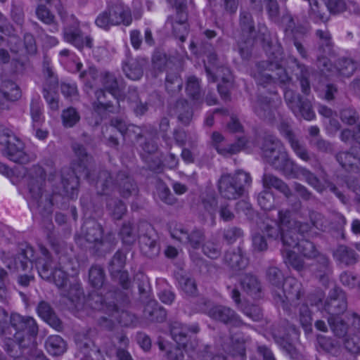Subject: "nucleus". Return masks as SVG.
<instances>
[{
    "label": "nucleus",
    "mask_w": 360,
    "mask_h": 360,
    "mask_svg": "<svg viewBox=\"0 0 360 360\" xmlns=\"http://www.w3.org/2000/svg\"><path fill=\"white\" fill-rule=\"evenodd\" d=\"M262 43L268 59L257 63L252 70L251 76L257 86L263 88H271L277 84H286L290 81V77L281 64L284 57L281 45L266 37L263 38Z\"/></svg>",
    "instance_id": "nucleus-1"
},
{
    "label": "nucleus",
    "mask_w": 360,
    "mask_h": 360,
    "mask_svg": "<svg viewBox=\"0 0 360 360\" xmlns=\"http://www.w3.org/2000/svg\"><path fill=\"white\" fill-rule=\"evenodd\" d=\"M77 243L91 255L102 257L115 249L117 239L112 231L104 233L102 226L96 221L88 220L83 224Z\"/></svg>",
    "instance_id": "nucleus-2"
},
{
    "label": "nucleus",
    "mask_w": 360,
    "mask_h": 360,
    "mask_svg": "<svg viewBox=\"0 0 360 360\" xmlns=\"http://www.w3.org/2000/svg\"><path fill=\"white\" fill-rule=\"evenodd\" d=\"M46 177L44 169L39 165H34L27 181L30 205L44 217H49L53 211L52 194L45 188Z\"/></svg>",
    "instance_id": "nucleus-3"
},
{
    "label": "nucleus",
    "mask_w": 360,
    "mask_h": 360,
    "mask_svg": "<svg viewBox=\"0 0 360 360\" xmlns=\"http://www.w3.org/2000/svg\"><path fill=\"white\" fill-rule=\"evenodd\" d=\"M97 193L101 195H110L115 188L124 198L135 195L139 192L136 182L126 170L112 174L108 170H101L95 182Z\"/></svg>",
    "instance_id": "nucleus-4"
},
{
    "label": "nucleus",
    "mask_w": 360,
    "mask_h": 360,
    "mask_svg": "<svg viewBox=\"0 0 360 360\" xmlns=\"http://www.w3.org/2000/svg\"><path fill=\"white\" fill-rule=\"evenodd\" d=\"M39 250L41 256L35 259L33 248L30 245L21 248L14 257L16 269L22 271L32 269L34 262L40 277L46 281L50 280L53 276V271L57 268L56 264L46 247L40 245Z\"/></svg>",
    "instance_id": "nucleus-5"
},
{
    "label": "nucleus",
    "mask_w": 360,
    "mask_h": 360,
    "mask_svg": "<svg viewBox=\"0 0 360 360\" xmlns=\"http://www.w3.org/2000/svg\"><path fill=\"white\" fill-rule=\"evenodd\" d=\"M250 175L238 170L233 174H226L218 180V190L220 195L227 200H236L242 197L246 188L251 184Z\"/></svg>",
    "instance_id": "nucleus-6"
},
{
    "label": "nucleus",
    "mask_w": 360,
    "mask_h": 360,
    "mask_svg": "<svg viewBox=\"0 0 360 360\" xmlns=\"http://www.w3.org/2000/svg\"><path fill=\"white\" fill-rule=\"evenodd\" d=\"M11 326L16 330L14 335L15 342L20 349L34 347L32 338L38 334L39 328L36 321L31 316H21L19 314H11Z\"/></svg>",
    "instance_id": "nucleus-7"
},
{
    "label": "nucleus",
    "mask_w": 360,
    "mask_h": 360,
    "mask_svg": "<svg viewBox=\"0 0 360 360\" xmlns=\"http://www.w3.org/2000/svg\"><path fill=\"white\" fill-rule=\"evenodd\" d=\"M0 146L4 155L14 162L27 164L35 159L25 152L24 143L8 129L0 128Z\"/></svg>",
    "instance_id": "nucleus-8"
},
{
    "label": "nucleus",
    "mask_w": 360,
    "mask_h": 360,
    "mask_svg": "<svg viewBox=\"0 0 360 360\" xmlns=\"http://www.w3.org/2000/svg\"><path fill=\"white\" fill-rule=\"evenodd\" d=\"M139 235L140 249L143 255L150 258H156L160 252L158 236L151 225L143 224Z\"/></svg>",
    "instance_id": "nucleus-9"
},
{
    "label": "nucleus",
    "mask_w": 360,
    "mask_h": 360,
    "mask_svg": "<svg viewBox=\"0 0 360 360\" xmlns=\"http://www.w3.org/2000/svg\"><path fill=\"white\" fill-rule=\"evenodd\" d=\"M252 108L254 113L260 120L269 124H273L276 122L278 113L276 103L274 98L259 94L252 101Z\"/></svg>",
    "instance_id": "nucleus-10"
},
{
    "label": "nucleus",
    "mask_w": 360,
    "mask_h": 360,
    "mask_svg": "<svg viewBox=\"0 0 360 360\" xmlns=\"http://www.w3.org/2000/svg\"><path fill=\"white\" fill-rule=\"evenodd\" d=\"M283 291L285 299L279 294L276 295V299H278L277 302L278 300L281 302L283 309L288 308V303L297 304L304 295L302 283L293 277H289L285 280Z\"/></svg>",
    "instance_id": "nucleus-11"
},
{
    "label": "nucleus",
    "mask_w": 360,
    "mask_h": 360,
    "mask_svg": "<svg viewBox=\"0 0 360 360\" xmlns=\"http://www.w3.org/2000/svg\"><path fill=\"white\" fill-rule=\"evenodd\" d=\"M261 150L263 160L271 166L286 152L282 143L273 135L264 137Z\"/></svg>",
    "instance_id": "nucleus-12"
},
{
    "label": "nucleus",
    "mask_w": 360,
    "mask_h": 360,
    "mask_svg": "<svg viewBox=\"0 0 360 360\" xmlns=\"http://www.w3.org/2000/svg\"><path fill=\"white\" fill-rule=\"evenodd\" d=\"M207 315L215 321L224 324H231L234 327H241L245 325L236 312L228 307L222 305L212 307L208 310Z\"/></svg>",
    "instance_id": "nucleus-13"
},
{
    "label": "nucleus",
    "mask_w": 360,
    "mask_h": 360,
    "mask_svg": "<svg viewBox=\"0 0 360 360\" xmlns=\"http://www.w3.org/2000/svg\"><path fill=\"white\" fill-rule=\"evenodd\" d=\"M347 308V297L340 288H334L330 291L329 296L325 302L324 309L329 316L343 314Z\"/></svg>",
    "instance_id": "nucleus-14"
},
{
    "label": "nucleus",
    "mask_w": 360,
    "mask_h": 360,
    "mask_svg": "<svg viewBox=\"0 0 360 360\" xmlns=\"http://www.w3.org/2000/svg\"><path fill=\"white\" fill-rule=\"evenodd\" d=\"M72 149L77 158V168L79 172L82 173L83 177L89 181H94V179L91 177V172L89 169L93 158L87 153L84 146L79 143H74L72 145Z\"/></svg>",
    "instance_id": "nucleus-15"
},
{
    "label": "nucleus",
    "mask_w": 360,
    "mask_h": 360,
    "mask_svg": "<svg viewBox=\"0 0 360 360\" xmlns=\"http://www.w3.org/2000/svg\"><path fill=\"white\" fill-rule=\"evenodd\" d=\"M223 261L231 270L238 271L245 269L249 259L246 257L244 250L240 247L229 249L225 252Z\"/></svg>",
    "instance_id": "nucleus-16"
},
{
    "label": "nucleus",
    "mask_w": 360,
    "mask_h": 360,
    "mask_svg": "<svg viewBox=\"0 0 360 360\" xmlns=\"http://www.w3.org/2000/svg\"><path fill=\"white\" fill-rule=\"evenodd\" d=\"M212 139L214 148L218 153L224 156L238 153L245 148L247 143V139L245 137H240L236 143L224 146L221 144V142L224 141V136L217 131L212 134Z\"/></svg>",
    "instance_id": "nucleus-17"
},
{
    "label": "nucleus",
    "mask_w": 360,
    "mask_h": 360,
    "mask_svg": "<svg viewBox=\"0 0 360 360\" xmlns=\"http://www.w3.org/2000/svg\"><path fill=\"white\" fill-rule=\"evenodd\" d=\"M170 334L173 340L179 346L184 348L188 347V333L190 331L193 334H196L199 331L198 325L187 327L177 321H172L169 323Z\"/></svg>",
    "instance_id": "nucleus-18"
},
{
    "label": "nucleus",
    "mask_w": 360,
    "mask_h": 360,
    "mask_svg": "<svg viewBox=\"0 0 360 360\" xmlns=\"http://www.w3.org/2000/svg\"><path fill=\"white\" fill-rule=\"evenodd\" d=\"M290 68L292 69L297 79L300 80L302 92L309 95L311 91L309 81V72L307 68L295 57L289 58Z\"/></svg>",
    "instance_id": "nucleus-19"
},
{
    "label": "nucleus",
    "mask_w": 360,
    "mask_h": 360,
    "mask_svg": "<svg viewBox=\"0 0 360 360\" xmlns=\"http://www.w3.org/2000/svg\"><path fill=\"white\" fill-rule=\"evenodd\" d=\"M271 167L287 177H298L299 166L290 158L287 151Z\"/></svg>",
    "instance_id": "nucleus-20"
},
{
    "label": "nucleus",
    "mask_w": 360,
    "mask_h": 360,
    "mask_svg": "<svg viewBox=\"0 0 360 360\" xmlns=\"http://www.w3.org/2000/svg\"><path fill=\"white\" fill-rule=\"evenodd\" d=\"M238 26L240 37L255 38L257 34L255 22L250 11L241 9L239 14Z\"/></svg>",
    "instance_id": "nucleus-21"
},
{
    "label": "nucleus",
    "mask_w": 360,
    "mask_h": 360,
    "mask_svg": "<svg viewBox=\"0 0 360 360\" xmlns=\"http://www.w3.org/2000/svg\"><path fill=\"white\" fill-rule=\"evenodd\" d=\"M60 295L69 300L72 307L79 309L82 307L84 295L79 283L75 281L70 283L68 290H61Z\"/></svg>",
    "instance_id": "nucleus-22"
},
{
    "label": "nucleus",
    "mask_w": 360,
    "mask_h": 360,
    "mask_svg": "<svg viewBox=\"0 0 360 360\" xmlns=\"http://www.w3.org/2000/svg\"><path fill=\"white\" fill-rule=\"evenodd\" d=\"M39 316L54 329H63L61 321L58 318L51 306L45 301H41L37 308Z\"/></svg>",
    "instance_id": "nucleus-23"
},
{
    "label": "nucleus",
    "mask_w": 360,
    "mask_h": 360,
    "mask_svg": "<svg viewBox=\"0 0 360 360\" xmlns=\"http://www.w3.org/2000/svg\"><path fill=\"white\" fill-rule=\"evenodd\" d=\"M171 111L177 117L178 121L184 126L188 125L192 120L193 112L186 99L177 100L172 106Z\"/></svg>",
    "instance_id": "nucleus-24"
},
{
    "label": "nucleus",
    "mask_w": 360,
    "mask_h": 360,
    "mask_svg": "<svg viewBox=\"0 0 360 360\" xmlns=\"http://www.w3.org/2000/svg\"><path fill=\"white\" fill-rule=\"evenodd\" d=\"M110 13L111 21L114 25L123 24L129 25L132 20L130 10L122 4H116L108 7Z\"/></svg>",
    "instance_id": "nucleus-25"
},
{
    "label": "nucleus",
    "mask_w": 360,
    "mask_h": 360,
    "mask_svg": "<svg viewBox=\"0 0 360 360\" xmlns=\"http://www.w3.org/2000/svg\"><path fill=\"white\" fill-rule=\"evenodd\" d=\"M87 304L93 309L103 311L107 314L117 312V305L114 302H105L103 297L96 292L89 295Z\"/></svg>",
    "instance_id": "nucleus-26"
},
{
    "label": "nucleus",
    "mask_w": 360,
    "mask_h": 360,
    "mask_svg": "<svg viewBox=\"0 0 360 360\" xmlns=\"http://www.w3.org/2000/svg\"><path fill=\"white\" fill-rule=\"evenodd\" d=\"M188 14L183 13L179 17L175 18L172 16L168 17L166 24L170 25L173 30L174 36L181 41L186 40L188 34V25L187 23Z\"/></svg>",
    "instance_id": "nucleus-27"
},
{
    "label": "nucleus",
    "mask_w": 360,
    "mask_h": 360,
    "mask_svg": "<svg viewBox=\"0 0 360 360\" xmlns=\"http://www.w3.org/2000/svg\"><path fill=\"white\" fill-rule=\"evenodd\" d=\"M62 184L65 195L71 199L77 197L79 176L74 170H68V172L62 174Z\"/></svg>",
    "instance_id": "nucleus-28"
},
{
    "label": "nucleus",
    "mask_w": 360,
    "mask_h": 360,
    "mask_svg": "<svg viewBox=\"0 0 360 360\" xmlns=\"http://www.w3.org/2000/svg\"><path fill=\"white\" fill-rule=\"evenodd\" d=\"M64 39L66 41L72 44L79 49H82L85 44L89 48L92 47V39L89 37H85V41L78 28L65 27L63 32Z\"/></svg>",
    "instance_id": "nucleus-29"
},
{
    "label": "nucleus",
    "mask_w": 360,
    "mask_h": 360,
    "mask_svg": "<svg viewBox=\"0 0 360 360\" xmlns=\"http://www.w3.org/2000/svg\"><path fill=\"white\" fill-rule=\"evenodd\" d=\"M334 259L345 266H352L358 261V255L356 251L346 245H339L333 252Z\"/></svg>",
    "instance_id": "nucleus-30"
},
{
    "label": "nucleus",
    "mask_w": 360,
    "mask_h": 360,
    "mask_svg": "<svg viewBox=\"0 0 360 360\" xmlns=\"http://www.w3.org/2000/svg\"><path fill=\"white\" fill-rule=\"evenodd\" d=\"M166 311L154 300L147 302L144 309L143 316L150 321L162 322L166 319Z\"/></svg>",
    "instance_id": "nucleus-31"
},
{
    "label": "nucleus",
    "mask_w": 360,
    "mask_h": 360,
    "mask_svg": "<svg viewBox=\"0 0 360 360\" xmlns=\"http://www.w3.org/2000/svg\"><path fill=\"white\" fill-rule=\"evenodd\" d=\"M144 64L143 59L129 58L123 65V72L129 79L139 80L143 76Z\"/></svg>",
    "instance_id": "nucleus-32"
},
{
    "label": "nucleus",
    "mask_w": 360,
    "mask_h": 360,
    "mask_svg": "<svg viewBox=\"0 0 360 360\" xmlns=\"http://www.w3.org/2000/svg\"><path fill=\"white\" fill-rule=\"evenodd\" d=\"M262 183L264 188L268 189L274 188L282 193L288 198L292 195L287 184L281 179L271 174H264L262 177Z\"/></svg>",
    "instance_id": "nucleus-33"
},
{
    "label": "nucleus",
    "mask_w": 360,
    "mask_h": 360,
    "mask_svg": "<svg viewBox=\"0 0 360 360\" xmlns=\"http://www.w3.org/2000/svg\"><path fill=\"white\" fill-rule=\"evenodd\" d=\"M336 161L347 171H358L359 158L352 151H340L335 155Z\"/></svg>",
    "instance_id": "nucleus-34"
},
{
    "label": "nucleus",
    "mask_w": 360,
    "mask_h": 360,
    "mask_svg": "<svg viewBox=\"0 0 360 360\" xmlns=\"http://www.w3.org/2000/svg\"><path fill=\"white\" fill-rule=\"evenodd\" d=\"M290 144L295 155L302 161L311 163L315 167L319 165L316 156L314 153H310L306 146L297 139L291 141Z\"/></svg>",
    "instance_id": "nucleus-35"
},
{
    "label": "nucleus",
    "mask_w": 360,
    "mask_h": 360,
    "mask_svg": "<svg viewBox=\"0 0 360 360\" xmlns=\"http://www.w3.org/2000/svg\"><path fill=\"white\" fill-rule=\"evenodd\" d=\"M58 84V79H51L50 84H44L43 86V96L51 109L53 110H58L59 108L57 93Z\"/></svg>",
    "instance_id": "nucleus-36"
},
{
    "label": "nucleus",
    "mask_w": 360,
    "mask_h": 360,
    "mask_svg": "<svg viewBox=\"0 0 360 360\" xmlns=\"http://www.w3.org/2000/svg\"><path fill=\"white\" fill-rule=\"evenodd\" d=\"M45 346L47 352L53 356H60L67 349L65 342L59 335H50L46 340Z\"/></svg>",
    "instance_id": "nucleus-37"
},
{
    "label": "nucleus",
    "mask_w": 360,
    "mask_h": 360,
    "mask_svg": "<svg viewBox=\"0 0 360 360\" xmlns=\"http://www.w3.org/2000/svg\"><path fill=\"white\" fill-rule=\"evenodd\" d=\"M284 263L289 267H292L297 271H302L305 269V263L303 259L300 257L295 252L291 250H282Z\"/></svg>",
    "instance_id": "nucleus-38"
},
{
    "label": "nucleus",
    "mask_w": 360,
    "mask_h": 360,
    "mask_svg": "<svg viewBox=\"0 0 360 360\" xmlns=\"http://www.w3.org/2000/svg\"><path fill=\"white\" fill-rule=\"evenodd\" d=\"M106 207L110 215L115 220H120L127 212L124 203L117 198H108Z\"/></svg>",
    "instance_id": "nucleus-39"
},
{
    "label": "nucleus",
    "mask_w": 360,
    "mask_h": 360,
    "mask_svg": "<svg viewBox=\"0 0 360 360\" xmlns=\"http://www.w3.org/2000/svg\"><path fill=\"white\" fill-rule=\"evenodd\" d=\"M316 258L319 269L316 271V276L323 283L328 282V276L331 274L332 269L328 257L323 254L318 253Z\"/></svg>",
    "instance_id": "nucleus-40"
},
{
    "label": "nucleus",
    "mask_w": 360,
    "mask_h": 360,
    "mask_svg": "<svg viewBox=\"0 0 360 360\" xmlns=\"http://www.w3.org/2000/svg\"><path fill=\"white\" fill-rule=\"evenodd\" d=\"M243 289L249 295L258 297L261 290L260 283L256 276L245 274L240 279Z\"/></svg>",
    "instance_id": "nucleus-41"
},
{
    "label": "nucleus",
    "mask_w": 360,
    "mask_h": 360,
    "mask_svg": "<svg viewBox=\"0 0 360 360\" xmlns=\"http://www.w3.org/2000/svg\"><path fill=\"white\" fill-rule=\"evenodd\" d=\"M105 280V274L103 268L94 264L89 270V283L94 288L99 289L103 287Z\"/></svg>",
    "instance_id": "nucleus-42"
},
{
    "label": "nucleus",
    "mask_w": 360,
    "mask_h": 360,
    "mask_svg": "<svg viewBox=\"0 0 360 360\" xmlns=\"http://www.w3.org/2000/svg\"><path fill=\"white\" fill-rule=\"evenodd\" d=\"M165 89L171 95L179 93L183 86V80L177 72H168L165 79Z\"/></svg>",
    "instance_id": "nucleus-43"
},
{
    "label": "nucleus",
    "mask_w": 360,
    "mask_h": 360,
    "mask_svg": "<svg viewBox=\"0 0 360 360\" xmlns=\"http://www.w3.org/2000/svg\"><path fill=\"white\" fill-rule=\"evenodd\" d=\"M127 252L123 250H118L110 259L108 265L109 274L123 270L126 264Z\"/></svg>",
    "instance_id": "nucleus-44"
},
{
    "label": "nucleus",
    "mask_w": 360,
    "mask_h": 360,
    "mask_svg": "<svg viewBox=\"0 0 360 360\" xmlns=\"http://www.w3.org/2000/svg\"><path fill=\"white\" fill-rule=\"evenodd\" d=\"M328 323L335 336L344 338L347 335L348 326L340 316H329Z\"/></svg>",
    "instance_id": "nucleus-45"
},
{
    "label": "nucleus",
    "mask_w": 360,
    "mask_h": 360,
    "mask_svg": "<svg viewBox=\"0 0 360 360\" xmlns=\"http://www.w3.org/2000/svg\"><path fill=\"white\" fill-rule=\"evenodd\" d=\"M280 240L283 246L289 248H296L300 239L293 227L282 229Z\"/></svg>",
    "instance_id": "nucleus-46"
},
{
    "label": "nucleus",
    "mask_w": 360,
    "mask_h": 360,
    "mask_svg": "<svg viewBox=\"0 0 360 360\" xmlns=\"http://www.w3.org/2000/svg\"><path fill=\"white\" fill-rule=\"evenodd\" d=\"M316 35L319 38V49L322 51L323 55L330 56L333 53V43L331 37L328 30H318Z\"/></svg>",
    "instance_id": "nucleus-47"
},
{
    "label": "nucleus",
    "mask_w": 360,
    "mask_h": 360,
    "mask_svg": "<svg viewBox=\"0 0 360 360\" xmlns=\"http://www.w3.org/2000/svg\"><path fill=\"white\" fill-rule=\"evenodd\" d=\"M302 175L308 184L312 186L317 192L321 193L326 190V186L321 180L309 169L299 167L298 176Z\"/></svg>",
    "instance_id": "nucleus-48"
},
{
    "label": "nucleus",
    "mask_w": 360,
    "mask_h": 360,
    "mask_svg": "<svg viewBox=\"0 0 360 360\" xmlns=\"http://www.w3.org/2000/svg\"><path fill=\"white\" fill-rule=\"evenodd\" d=\"M187 95L193 101L202 102L199 79L195 76L188 78L186 86Z\"/></svg>",
    "instance_id": "nucleus-49"
},
{
    "label": "nucleus",
    "mask_w": 360,
    "mask_h": 360,
    "mask_svg": "<svg viewBox=\"0 0 360 360\" xmlns=\"http://www.w3.org/2000/svg\"><path fill=\"white\" fill-rule=\"evenodd\" d=\"M177 281L181 289L188 296H195L198 294L197 285L195 280L186 275L179 274Z\"/></svg>",
    "instance_id": "nucleus-50"
},
{
    "label": "nucleus",
    "mask_w": 360,
    "mask_h": 360,
    "mask_svg": "<svg viewBox=\"0 0 360 360\" xmlns=\"http://www.w3.org/2000/svg\"><path fill=\"white\" fill-rule=\"evenodd\" d=\"M335 67L339 74L343 77L352 76L356 70V65L349 58H340L335 63Z\"/></svg>",
    "instance_id": "nucleus-51"
},
{
    "label": "nucleus",
    "mask_w": 360,
    "mask_h": 360,
    "mask_svg": "<svg viewBox=\"0 0 360 360\" xmlns=\"http://www.w3.org/2000/svg\"><path fill=\"white\" fill-rule=\"evenodd\" d=\"M255 38L239 37L237 42L238 51L241 58L248 60L252 55V49Z\"/></svg>",
    "instance_id": "nucleus-52"
},
{
    "label": "nucleus",
    "mask_w": 360,
    "mask_h": 360,
    "mask_svg": "<svg viewBox=\"0 0 360 360\" xmlns=\"http://www.w3.org/2000/svg\"><path fill=\"white\" fill-rule=\"evenodd\" d=\"M245 340L240 338H231V348L230 354L238 360H245L246 358Z\"/></svg>",
    "instance_id": "nucleus-53"
},
{
    "label": "nucleus",
    "mask_w": 360,
    "mask_h": 360,
    "mask_svg": "<svg viewBox=\"0 0 360 360\" xmlns=\"http://www.w3.org/2000/svg\"><path fill=\"white\" fill-rule=\"evenodd\" d=\"M61 118L63 126L70 128L79 122L80 115L75 108L70 107L63 111Z\"/></svg>",
    "instance_id": "nucleus-54"
},
{
    "label": "nucleus",
    "mask_w": 360,
    "mask_h": 360,
    "mask_svg": "<svg viewBox=\"0 0 360 360\" xmlns=\"http://www.w3.org/2000/svg\"><path fill=\"white\" fill-rule=\"evenodd\" d=\"M205 240V231L202 229L195 228L188 233V241L185 245H188L193 249H199Z\"/></svg>",
    "instance_id": "nucleus-55"
},
{
    "label": "nucleus",
    "mask_w": 360,
    "mask_h": 360,
    "mask_svg": "<svg viewBox=\"0 0 360 360\" xmlns=\"http://www.w3.org/2000/svg\"><path fill=\"white\" fill-rule=\"evenodd\" d=\"M267 281L276 287L283 285L285 280L283 272L276 266H269L266 271Z\"/></svg>",
    "instance_id": "nucleus-56"
},
{
    "label": "nucleus",
    "mask_w": 360,
    "mask_h": 360,
    "mask_svg": "<svg viewBox=\"0 0 360 360\" xmlns=\"http://www.w3.org/2000/svg\"><path fill=\"white\" fill-rule=\"evenodd\" d=\"M297 248L299 252L307 259L315 258L319 253L315 245L309 240H300Z\"/></svg>",
    "instance_id": "nucleus-57"
},
{
    "label": "nucleus",
    "mask_w": 360,
    "mask_h": 360,
    "mask_svg": "<svg viewBox=\"0 0 360 360\" xmlns=\"http://www.w3.org/2000/svg\"><path fill=\"white\" fill-rule=\"evenodd\" d=\"M167 60V56L163 51L157 50L154 52L152 57V65L155 72V77H157L156 72H162L165 70Z\"/></svg>",
    "instance_id": "nucleus-58"
},
{
    "label": "nucleus",
    "mask_w": 360,
    "mask_h": 360,
    "mask_svg": "<svg viewBox=\"0 0 360 360\" xmlns=\"http://www.w3.org/2000/svg\"><path fill=\"white\" fill-rule=\"evenodd\" d=\"M240 311L253 321H259L263 319L262 309L253 304H245L239 306Z\"/></svg>",
    "instance_id": "nucleus-59"
},
{
    "label": "nucleus",
    "mask_w": 360,
    "mask_h": 360,
    "mask_svg": "<svg viewBox=\"0 0 360 360\" xmlns=\"http://www.w3.org/2000/svg\"><path fill=\"white\" fill-rule=\"evenodd\" d=\"M109 274L111 279L117 283L123 289L129 290L131 288L132 282L127 271L123 269Z\"/></svg>",
    "instance_id": "nucleus-60"
},
{
    "label": "nucleus",
    "mask_w": 360,
    "mask_h": 360,
    "mask_svg": "<svg viewBox=\"0 0 360 360\" xmlns=\"http://www.w3.org/2000/svg\"><path fill=\"white\" fill-rule=\"evenodd\" d=\"M300 111L292 112L295 116L301 115L307 120H311L315 117L311 102L307 98H302L298 105Z\"/></svg>",
    "instance_id": "nucleus-61"
},
{
    "label": "nucleus",
    "mask_w": 360,
    "mask_h": 360,
    "mask_svg": "<svg viewBox=\"0 0 360 360\" xmlns=\"http://www.w3.org/2000/svg\"><path fill=\"white\" fill-rule=\"evenodd\" d=\"M92 107L96 112L98 113H103V115L106 117V112L110 113L119 112L120 103L118 101H115V104L112 103V102L93 103Z\"/></svg>",
    "instance_id": "nucleus-62"
},
{
    "label": "nucleus",
    "mask_w": 360,
    "mask_h": 360,
    "mask_svg": "<svg viewBox=\"0 0 360 360\" xmlns=\"http://www.w3.org/2000/svg\"><path fill=\"white\" fill-rule=\"evenodd\" d=\"M284 98L288 106L292 112L300 111L298 105L303 98L299 94L292 90L287 89L284 94Z\"/></svg>",
    "instance_id": "nucleus-63"
},
{
    "label": "nucleus",
    "mask_w": 360,
    "mask_h": 360,
    "mask_svg": "<svg viewBox=\"0 0 360 360\" xmlns=\"http://www.w3.org/2000/svg\"><path fill=\"white\" fill-rule=\"evenodd\" d=\"M262 231L269 238L277 240L278 238L280 239L282 229L277 222L272 221L271 223L264 224Z\"/></svg>",
    "instance_id": "nucleus-64"
}]
</instances>
